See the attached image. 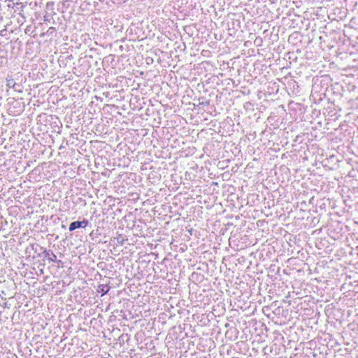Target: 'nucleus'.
<instances>
[{
	"label": "nucleus",
	"mask_w": 358,
	"mask_h": 358,
	"mask_svg": "<svg viewBox=\"0 0 358 358\" xmlns=\"http://www.w3.org/2000/svg\"><path fill=\"white\" fill-rule=\"evenodd\" d=\"M44 20H45V21H48V18H46V17H45V16L44 17Z\"/></svg>",
	"instance_id": "nucleus-8"
},
{
	"label": "nucleus",
	"mask_w": 358,
	"mask_h": 358,
	"mask_svg": "<svg viewBox=\"0 0 358 358\" xmlns=\"http://www.w3.org/2000/svg\"><path fill=\"white\" fill-rule=\"evenodd\" d=\"M43 254L45 258H48L49 262H55L57 261V256L50 250L44 249Z\"/></svg>",
	"instance_id": "nucleus-2"
},
{
	"label": "nucleus",
	"mask_w": 358,
	"mask_h": 358,
	"mask_svg": "<svg viewBox=\"0 0 358 358\" xmlns=\"http://www.w3.org/2000/svg\"><path fill=\"white\" fill-rule=\"evenodd\" d=\"M15 84H16V83L14 81V80L11 77L8 76L6 78V85L8 87L12 88L13 87H15Z\"/></svg>",
	"instance_id": "nucleus-4"
},
{
	"label": "nucleus",
	"mask_w": 358,
	"mask_h": 358,
	"mask_svg": "<svg viewBox=\"0 0 358 358\" xmlns=\"http://www.w3.org/2000/svg\"><path fill=\"white\" fill-rule=\"evenodd\" d=\"M88 224L89 221L85 219H84L83 221H75L70 224L69 229L70 231H73L78 228H85Z\"/></svg>",
	"instance_id": "nucleus-1"
},
{
	"label": "nucleus",
	"mask_w": 358,
	"mask_h": 358,
	"mask_svg": "<svg viewBox=\"0 0 358 358\" xmlns=\"http://www.w3.org/2000/svg\"><path fill=\"white\" fill-rule=\"evenodd\" d=\"M55 27H50V28L48 29V32L49 34H52L53 32H55Z\"/></svg>",
	"instance_id": "nucleus-7"
},
{
	"label": "nucleus",
	"mask_w": 358,
	"mask_h": 358,
	"mask_svg": "<svg viewBox=\"0 0 358 358\" xmlns=\"http://www.w3.org/2000/svg\"><path fill=\"white\" fill-rule=\"evenodd\" d=\"M110 286L107 285H99L97 288V292L102 293V295L107 294L108 291L110 290Z\"/></svg>",
	"instance_id": "nucleus-3"
},
{
	"label": "nucleus",
	"mask_w": 358,
	"mask_h": 358,
	"mask_svg": "<svg viewBox=\"0 0 358 358\" xmlns=\"http://www.w3.org/2000/svg\"><path fill=\"white\" fill-rule=\"evenodd\" d=\"M12 88L14 89L15 91H16V92H20V93L22 92V88L21 85H19V84L16 83L15 85V87H13Z\"/></svg>",
	"instance_id": "nucleus-5"
},
{
	"label": "nucleus",
	"mask_w": 358,
	"mask_h": 358,
	"mask_svg": "<svg viewBox=\"0 0 358 358\" xmlns=\"http://www.w3.org/2000/svg\"><path fill=\"white\" fill-rule=\"evenodd\" d=\"M103 358H109V357H103Z\"/></svg>",
	"instance_id": "nucleus-9"
},
{
	"label": "nucleus",
	"mask_w": 358,
	"mask_h": 358,
	"mask_svg": "<svg viewBox=\"0 0 358 358\" xmlns=\"http://www.w3.org/2000/svg\"><path fill=\"white\" fill-rule=\"evenodd\" d=\"M124 238L121 236L117 238V242L120 245H123L124 243Z\"/></svg>",
	"instance_id": "nucleus-6"
}]
</instances>
